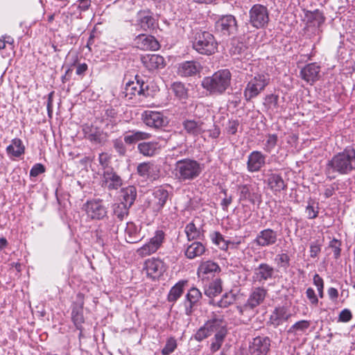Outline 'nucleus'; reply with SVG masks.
Returning a JSON list of instances; mask_svg holds the SVG:
<instances>
[{"label":"nucleus","instance_id":"ea45409f","mask_svg":"<svg viewBox=\"0 0 355 355\" xmlns=\"http://www.w3.org/2000/svg\"><path fill=\"white\" fill-rule=\"evenodd\" d=\"M137 196L136 188L133 186H130L121 190V202L131 207L134 203Z\"/></svg>","mask_w":355,"mask_h":355},{"label":"nucleus","instance_id":"cd10ccee","mask_svg":"<svg viewBox=\"0 0 355 355\" xmlns=\"http://www.w3.org/2000/svg\"><path fill=\"white\" fill-rule=\"evenodd\" d=\"M201 70L200 63L195 61H186L179 64L178 73L183 77L196 75Z\"/></svg>","mask_w":355,"mask_h":355},{"label":"nucleus","instance_id":"a211bd4d","mask_svg":"<svg viewBox=\"0 0 355 355\" xmlns=\"http://www.w3.org/2000/svg\"><path fill=\"white\" fill-rule=\"evenodd\" d=\"M201 297L202 293L197 288L193 287L188 291L184 302L186 315L192 314Z\"/></svg>","mask_w":355,"mask_h":355},{"label":"nucleus","instance_id":"473e14b6","mask_svg":"<svg viewBox=\"0 0 355 355\" xmlns=\"http://www.w3.org/2000/svg\"><path fill=\"white\" fill-rule=\"evenodd\" d=\"M206 251L204 244L199 241H194L189 245L184 252L187 258L193 259L202 256Z\"/></svg>","mask_w":355,"mask_h":355},{"label":"nucleus","instance_id":"f704fd0d","mask_svg":"<svg viewBox=\"0 0 355 355\" xmlns=\"http://www.w3.org/2000/svg\"><path fill=\"white\" fill-rule=\"evenodd\" d=\"M203 125L202 121L195 120H187L183 123L184 128L187 133L194 136H198L205 131Z\"/></svg>","mask_w":355,"mask_h":355},{"label":"nucleus","instance_id":"dca6fc26","mask_svg":"<svg viewBox=\"0 0 355 355\" xmlns=\"http://www.w3.org/2000/svg\"><path fill=\"white\" fill-rule=\"evenodd\" d=\"M135 26L144 31H150L156 27V19L150 10H141L137 15Z\"/></svg>","mask_w":355,"mask_h":355},{"label":"nucleus","instance_id":"37998d69","mask_svg":"<svg viewBox=\"0 0 355 355\" xmlns=\"http://www.w3.org/2000/svg\"><path fill=\"white\" fill-rule=\"evenodd\" d=\"M171 89L174 95L180 100H184L188 96L187 89L181 82H175L171 85Z\"/></svg>","mask_w":355,"mask_h":355},{"label":"nucleus","instance_id":"4be33fe9","mask_svg":"<svg viewBox=\"0 0 355 355\" xmlns=\"http://www.w3.org/2000/svg\"><path fill=\"white\" fill-rule=\"evenodd\" d=\"M137 46L144 51H157L159 49V44L152 35L140 34L135 39Z\"/></svg>","mask_w":355,"mask_h":355},{"label":"nucleus","instance_id":"0e129e2a","mask_svg":"<svg viewBox=\"0 0 355 355\" xmlns=\"http://www.w3.org/2000/svg\"><path fill=\"white\" fill-rule=\"evenodd\" d=\"M239 123L238 121H230L227 125V132L230 135H235L237 132Z\"/></svg>","mask_w":355,"mask_h":355},{"label":"nucleus","instance_id":"9b49d317","mask_svg":"<svg viewBox=\"0 0 355 355\" xmlns=\"http://www.w3.org/2000/svg\"><path fill=\"white\" fill-rule=\"evenodd\" d=\"M144 270L148 277L158 279L166 272V266L162 259L152 257L146 260Z\"/></svg>","mask_w":355,"mask_h":355},{"label":"nucleus","instance_id":"6e6552de","mask_svg":"<svg viewBox=\"0 0 355 355\" xmlns=\"http://www.w3.org/2000/svg\"><path fill=\"white\" fill-rule=\"evenodd\" d=\"M269 11L265 6L254 4L249 10V23L257 29L264 28L268 24Z\"/></svg>","mask_w":355,"mask_h":355},{"label":"nucleus","instance_id":"603ef678","mask_svg":"<svg viewBox=\"0 0 355 355\" xmlns=\"http://www.w3.org/2000/svg\"><path fill=\"white\" fill-rule=\"evenodd\" d=\"M225 336L226 334H223V333L214 335V340L212 341L210 347L212 352H216L220 348Z\"/></svg>","mask_w":355,"mask_h":355},{"label":"nucleus","instance_id":"a19ab883","mask_svg":"<svg viewBox=\"0 0 355 355\" xmlns=\"http://www.w3.org/2000/svg\"><path fill=\"white\" fill-rule=\"evenodd\" d=\"M222 291V282L220 279H216L205 288V294L209 297H213Z\"/></svg>","mask_w":355,"mask_h":355},{"label":"nucleus","instance_id":"e2e57ef3","mask_svg":"<svg viewBox=\"0 0 355 355\" xmlns=\"http://www.w3.org/2000/svg\"><path fill=\"white\" fill-rule=\"evenodd\" d=\"M45 171L44 166L41 164H35L30 171V175L31 177H37L40 174L44 173Z\"/></svg>","mask_w":355,"mask_h":355},{"label":"nucleus","instance_id":"5fc2aeb1","mask_svg":"<svg viewBox=\"0 0 355 355\" xmlns=\"http://www.w3.org/2000/svg\"><path fill=\"white\" fill-rule=\"evenodd\" d=\"M277 142V136L275 134H270L267 136L264 150L267 153H270L276 146Z\"/></svg>","mask_w":355,"mask_h":355},{"label":"nucleus","instance_id":"13d9d810","mask_svg":"<svg viewBox=\"0 0 355 355\" xmlns=\"http://www.w3.org/2000/svg\"><path fill=\"white\" fill-rule=\"evenodd\" d=\"M240 193V199L246 200L250 198V186L248 184L239 185L238 188Z\"/></svg>","mask_w":355,"mask_h":355},{"label":"nucleus","instance_id":"f3484780","mask_svg":"<svg viewBox=\"0 0 355 355\" xmlns=\"http://www.w3.org/2000/svg\"><path fill=\"white\" fill-rule=\"evenodd\" d=\"M277 241V232L270 228L260 231L254 240L256 245L264 248L274 245Z\"/></svg>","mask_w":355,"mask_h":355},{"label":"nucleus","instance_id":"e433bc0d","mask_svg":"<svg viewBox=\"0 0 355 355\" xmlns=\"http://www.w3.org/2000/svg\"><path fill=\"white\" fill-rule=\"evenodd\" d=\"M150 137V134L137 130H131L126 132L124 136V141L126 144H132L140 140L148 139Z\"/></svg>","mask_w":355,"mask_h":355},{"label":"nucleus","instance_id":"a878e982","mask_svg":"<svg viewBox=\"0 0 355 355\" xmlns=\"http://www.w3.org/2000/svg\"><path fill=\"white\" fill-rule=\"evenodd\" d=\"M143 65L149 71H153L164 67V59L157 54H146L141 57Z\"/></svg>","mask_w":355,"mask_h":355},{"label":"nucleus","instance_id":"8fccbe9b","mask_svg":"<svg viewBox=\"0 0 355 355\" xmlns=\"http://www.w3.org/2000/svg\"><path fill=\"white\" fill-rule=\"evenodd\" d=\"M235 301V295L232 293H227L223 295L218 302V306L221 308H226Z\"/></svg>","mask_w":355,"mask_h":355},{"label":"nucleus","instance_id":"39448f33","mask_svg":"<svg viewBox=\"0 0 355 355\" xmlns=\"http://www.w3.org/2000/svg\"><path fill=\"white\" fill-rule=\"evenodd\" d=\"M226 326V322L223 317L214 315L196 331L193 338L197 341L200 342L213 334H219L223 333V334H227Z\"/></svg>","mask_w":355,"mask_h":355},{"label":"nucleus","instance_id":"58836bf2","mask_svg":"<svg viewBox=\"0 0 355 355\" xmlns=\"http://www.w3.org/2000/svg\"><path fill=\"white\" fill-rule=\"evenodd\" d=\"M185 284L186 282L180 281L171 288L167 296L169 302L175 303L180 297L183 293Z\"/></svg>","mask_w":355,"mask_h":355},{"label":"nucleus","instance_id":"3c124183","mask_svg":"<svg viewBox=\"0 0 355 355\" xmlns=\"http://www.w3.org/2000/svg\"><path fill=\"white\" fill-rule=\"evenodd\" d=\"M328 248H331L334 252V256L336 259H338L340 257L341 254V241L336 239H333L329 243Z\"/></svg>","mask_w":355,"mask_h":355},{"label":"nucleus","instance_id":"bf43d9fd","mask_svg":"<svg viewBox=\"0 0 355 355\" xmlns=\"http://www.w3.org/2000/svg\"><path fill=\"white\" fill-rule=\"evenodd\" d=\"M14 40L10 36H3L0 39V49H6L8 46L10 49L13 47Z\"/></svg>","mask_w":355,"mask_h":355},{"label":"nucleus","instance_id":"c03bdc74","mask_svg":"<svg viewBox=\"0 0 355 355\" xmlns=\"http://www.w3.org/2000/svg\"><path fill=\"white\" fill-rule=\"evenodd\" d=\"M130 207L120 202L114 203L112 206L113 214L120 220H122L128 214V209Z\"/></svg>","mask_w":355,"mask_h":355},{"label":"nucleus","instance_id":"c756f323","mask_svg":"<svg viewBox=\"0 0 355 355\" xmlns=\"http://www.w3.org/2000/svg\"><path fill=\"white\" fill-rule=\"evenodd\" d=\"M125 96L132 99L136 95L146 96L144 89V83L137 80L136 82L132 81L126 84L124 91Z\"/></svg>","mask_w":355,"mask_h":355},{"label":"nucleus","instance_id":"49530a36","mask_svg":"<svg viewBox=\"0 0 355 355\" xmlns=\"http://www.w3.org/2000/svg\"><path fill=\"white\" fill-rule=\"evenodd\" d=\"M278 96L270 94L266 96L264 99V106L271 112L277 111L278 107Z\"/></svg>","mask_w":355,"mask_h":355},{"label":"nucleus","instance_id":"5701e85b","mask_svg":"<svg viewBox=\"0 0 355 355\" xmlns=\"http://www.w3.org/2000/svg\"><path fill=\"white\" fill-rule=\"evenodd\" d=\"M275 270L272 266L266 263H260L254 271L253 279L263 283L273 277Z\"/></svg>","mask_w":355,"mask_h":355},{"label":"nucleus","instance_id":"7c9ffc66","mask_svg":"<svg viewBox=\"0 0 355 355\" xmlns=\"http://www.w3.org/2000/svg\"><path fill=\"white\" fill-rule=\"evenodd\" d=\"M291 316V314L288 313L287 309L285 307H277L270 315V322L276 327L287 321Z\"/></svg>","mask_w":355,"mask_h":355},{"label":"nucleus","instance_id":"393cba45","mask_svg":"<svg viewBox=\"0 0 355 355\" xmlns=\"http://www.w3.org/2000/svg\"><path fill=\"white\" fill-rule=\"evenodd\" d=\"M270 346L269 338L257 336L253 339L250 346L251 352L254 355H266L270 349Z\"/></svg>","mask_w":355,"mask_h":355},{"label":"nucleus","instance_id":"9d476101","mask_svg":"<svg viewBox=\"0 0 355 355\" xmlns=\"http://www.w3.org/2000/svg\"><path fill=\"white\" fill-rule=\"evenodd\" d=\"M83 209L87 218L91 220H101L107 215V208L101 200L87 201L83 205Z\"/></svg>","mask_w":355,"mask_h":355},{"label":"nucleus","instance_id":"4468645a","mask_svg":"<svg viewBox=\"0 0 355 355\" xmlns=\"http://www.w3.org/2000/svg\"><path fill=\"white\" fill-rule=\"evenodd\" d=\"M216 30L224 35L235 34L237 31V23L232 15L221 17L216 22Z\"/></svg>","mask_w":355,"mask_h":355},{"label":"nucleus","instance_id":"de8ad7c7","mask_svg":"<svg viewBox=\"0 0 355 355\" xmlns=\"http://www.w3.org/2000/svg\"><path fill=\"white\" fill-rule=\"evenodd\" d=\"M178 344L176 340L173 337L167 339L165 346L162 350L163 355H169L173 353L177 348Z\"/></svg>","mask_w":355,"mask_h":355},{"label":"nucleus","instance_id":"c9c22d12","mask_svg":"<svg viewBox=\"0 0 355 355\" xmlns=\"http://www.w3.org/2000/svg\"><path fill=\"white\" fill-rule=\"evenodd\" d=\"M267 182L270 189L275 192H280L286 188V184L282 176L278 174L272 173L270 175Z\"/></svg>","mask_w":355,"mask_h":355},{"label":"nucleus","instance_id":"f03ea898","mask_svg":"<svg viewBox=\"0 0 355 355\" xmlns=\"http://www.w3.org/2000/svg\"><path fill=\"white\" fill-rule=\"evenodd\" d=\"M203 168V165L197 160L184 158L175 163L172 174L180 182H191L200 175Z\"/></svg>","mask_w":355,"mask_h":355},{"label":"nucleus","instance_id":"b1692460","mask_svg":"<svg viewBox=\"0 0 355 355\" xmlns=\"http://www.w3.org/2000/svg\"><path fill=\"white\" fill-rule=\"evenodd\" d=\"M137 170L140 176L150 180H155L159 176V168L158 166L151 162H143L139 164Z\"/></svg>","mask_w":355,"mask_h":355},{"label":"nucleus","instance_id":"20e7f679","mask_svg":"<svg viewBox=\"0 0 355 355\" xmlns=\"http://www.w3.org/2000/svg\"><path fill=\"white\" fill-rule=\"evenodd\" d=\"M270 82V76L266 72H259L252 75L246 84L243 96L246 101L257 97Z\"/></svg>","mask_w":355,"mask_h":355},{"label":"nucleus","instance_id":"680f3d73","mask_svg":"<svg viewBox=\"0 0 355 355\" xmlns=\"http://www.w3.org/2000/svg\"><path fill=\"white\" fill-rule=\"evenodd\" d=\"M306 295L310 303L313 305H317L318 303V299L314 290L312 288H308L306 291Z\"/></svg>","mask_w":355,"mask_h":355},{"label":"nucleus","instance_id":"79ce46f5","mask_svg":"<svg viewBox=\"0 0 355 355\" xmlns=\"http://www.w3.org/2000/svg\"><path fill=\"white\" fill-rule=\"evenodd\" d=\"M309 321L304 320H300L293 324L288 330V333L295 336L301 335L309 327Z\"/></svg>","mask_w":355,"mask_h":355},{"label":"nucleus","instance_id":"f8f14e48","mask_svg":"<svg viewBox=\"0 0 355 355\" xmlns=\"http://www.w3.org/2000/svg\"><path fill=\"white\" fill-rule=\"evenodd\" d=\"M141 118L146 125L154 128H162L168 123L167 117L163 113L156 111H144Z\"/></svg>","mask_w":355,"mask_h":355},{"label":"nucleus","instance_id":"2eb2a0df","mask_svg":"<svg viewBox=\"0 0 355 355\" xmlns=\"http://www.w3.org/2000/svg\"><path fill=\"white\" fill-rule=\"evenodd\" d=\"M168 191L160 187L154 190L153 197L148 202L149 207L154 212L160 211L168 199Z\"/></svg>","mask_w":355,"mask_h":355},{"label":"nucleus","instance_id":"aec40b11","mask_svg":"<svg viewBox=\"0 0 355 355\" xmlns=\"http://www.w3.org/2000/svg\"><path fill=\"white\" fill-rule=\"evenodd\" d=\"M266 156L261 152L254 150L248 157L247 168L253 173L260 171L266 164Z\"/></svg>","mask_w":355,"mask_h":355},{"label":"nucleus","instance_id":"052dcab7","mask_svg":"<svg viewBox=\"0 0 355 355\" xmlns=\"http://www.w3.org/2000/svg\"><path fill=\"white\" fill-rule=\"evenodd\" d=\"M352 318V314L349 309L343 310L338 316V321L342 322H347Z\"/></svg>","mask_w":355,"mask_h":355},{"label":"nucleus","instance_id":"09e8293b","mask_svg":"<svg viewBox=\"0 0 355 355\" xmlns=\"http://www.w3.org/2000/svg\"><path fill=\"white\" fill-rule=\"evenodd\" d=\"M309 21L314 26H320L324 21V17L321 12L319 10H315L312 12L309 17Z\"/></svg>","mask_w":355,"mask_h":355},{"label":"nucleus","instance_id":"423d86ee","mask_svg":"<svg viewBox=\"0 0 355 355\" xmlns=\"http://www.w3.org/2000/svg\"><path fill=\"white\" fill-rule=\"evenodd\" d=\"M192 46L198 53L206 55H213L218 51V42L215 37L208 31L196 33Z\"/></svg>","mask_w":355,"mask_h":355},{"label":"nucleus","instance_id":"bb28decb","mask_svg":"<svg viewBox=\"0 0 355 355\" xmlns=\"http://www.w3.org/2000/svg\"><path fill=\"white\" fill-rule=\"evenodd\" d=\"M320 66L316 63H310L306 65L300 71L302 78L309 83H313L319 79Z\"/></svg>","mask_w":355,"mask_h":355},{"label":"nucleus","instance_id":"2f4dec72","mask_svg":"<svg viewBox=\"0 0 355 355\" xmlns=\"http://www.w3.org/2000/svg\"><path fill=\"white\" fill-rule=\"evenodd\" d=\"M78 306L76 305L73 307L71 312V318L72 320L76 325V327L78 329H81V325L84 322V316H83V296L80 294L78 295Z\"/></svg>","mask_w":355,"mask_h":355},{"label":"nucleus","instance_id":"7ed1b4c3","mask_svg":"<svg viewBox=\"0 0 355 355\" xmlns=\"http://www.w3.org/2000/svg\"><path fill=\"white\" fill-rule=\"evenodd\" d=\"M231 78L229 70H219L210 76L203 78L201 86L209 95H220L230 87Z\"/></svg>","mask_w":355,"mask_h":355},{"label":"nucleus","instance_id":"412c9836","mask_svg":"<svg viewBox=\"0 0 355 355\" xmlns=\"http://www.w3.org/2000/svg\"><path fill=\"white\" fill-rule=\"evenodd\" d=\"M220 268L218 264L213 261L207 260L202 261L197 270L198 277L205 279L209 278L214 276L216 274L219 273Z\"/></svg>","mask_w":355,"mask_h":355},{"label":"nucleus","instance_id":"a18cd8bd","mask_svg":"<svg viewBox=\"0 0 355 355\" xmlns=\"http://www.w3.org/2000/svg\"><path fill=\"white\" fill-rule=\"evenodd\" d=\"M184 232L189 241L199 239L201 235L200 230L196 227V225L193 222H191L186 225Z\"/></svg>","mask_w":355,"mask_h":355},{"label":"nucleus","instance_id":"0eeeda50","mask_svg":"<svg viewBox=\"0 0 355 355\" xmlns=\"http://www.w3.org/2000/svg\"><path fill=\"white\" fill-rule=\"evenodd\" d=\"M266 295L267 290L264 287L252 288L246 303L237 307L241 315L249 318L253 316L254 315V309L263 302Z\"/></svg>","mask_w":355,"mask_h":355},{"label":"nucleus","instance_id":"ddd939ff","mask_svg":"<svg viewBox=\"0 0 355 355\" xmlns=\"http://www.w3.org/2000/svg\"><path fill=\"white\" fill-rule=\"evenodd\" d=\"M101 185L108 190H117L123 185V180L112 168H106L101 177Z\"/></svg>","mask_w":355,"mask_h":355},{"label":"nucleus","instance_id":"f257e3e1","mask_svg":"<svg viewBox=\"0 0 355 355\" xmlns=\"http://www.w3.org/2000/svg\"><path fill=\"white\" fill-rule=\"evenodd\" d=\"M355 170V145L346 147L343 151L335 155L327 164L326 174L328 178H334L332 174L338 173L347 175Z\"/></svg>","mask_w":355,"mask_h":355},{"label":"nucleus","instance_id":"338daca9","mask_svg":"<svg viewBox=\"0 0 355 355\" xmlns=\"http://www.w3.org/2000/svg\"><path fill=\"white\" fill-rule=\"evenodd\" d=\"M114 147L116 152L120 155H124L125 153V147L123 141L120 139H116L114 141Z\"/></svg>","mask_w":355,"mask_h":355},{"label":"nucleus","instance_id":"72a5a7b5","mask_svg":"<svg viewBox=\"0 0 355 355\" xmlns=\"http://www.w3.org/2000/svg\"><path fill=\"white\" fill-rule=\"evenodd\" d=\"M139 231L140 229L135 223H127L125 229V241L130 243H135L140 241Z\"/></svg>","mask_w":355,"mask_h":355},{"label":"nucleus","instance_id":"69168bd1","mask_svg":"<svg viewBox=\"0 0 355 355\" xmlns=\"http://www.w3.org/2000/svg\"><path fill=\"white\" fill-rule=\"evenodd\" d=\"M306 214L309 219L315 218L318 214V207L315 208L313 205L309 204L306 207Z\"/></svg>","mask_w":355,"mask_h":355},{"label":"nucleus","instance_id":"6e6d98bb","mask_svg":"<svg viewBox=\"0 0 355 355\" xmlns=\"http://www.w3.org/2000/svg\"><path fill=\"white\" fill-rule=\"evenodd\" d=\"M211 240L216 245H220V248L222 249H225V248H227L229 242L226 241L224 239L223 235L221 234H220L219 232H214L211 235Z\"/></svg>","mask_w":355,"mask_h":355},{"label":"nucleus","instance_id":"1a4fd4ad","mask_svg":"<svg viewBox=\"0 0 355 355\" xmlns=\"http://www.w3.org/2000/svg\"><path fill=\"white\" fill-rule=\"evenodd\" d=\"M165 239V234L162 230H157L149 241L137 249V253L141 257L155 253L162 246Z\"/></svg>","mask_w":355,"mask_h":355},{"label":"nucleus","instance_id":"864d4df0","mask_svg":"<svg viewBox=\"0 0 355 355\" xmlns=\"http://www.w3.org/2000/svg\"><path fill=\"white\" fill-rule=\"evenodd\" d=\"M290 259L287 254H277L275 258V262L280 268H287L289 266Z\"/></svg>","mask_w":355,"mask_h":355},{"label":"nucleus","instance_id":"4c0bfd02","mask_svg":"<svg viewBox=\"0 0 355 355\" xmlns=\"http://www.w3.org/2000/svg\"><path fill=\"white\" fill-rule=\"evenodd\" d=\"M139 152L144 156H153L159 149L158 143L155 141L141 142L138 144Z\"/></svg>","mask_w":355,"mask_h":355},{"label":"nucleus","instance_id":"774afa93","mask_svg":"<svg viewBox=\"0 0 355 355\" xmlns=\"http://www.w3.org/2000/svg\"><path fill=\"white\" fill-rule=\"evenodd\" d=\"M320 245L317 243H311L310 245V256L312 258H315L318 256V253L320 252Z\"/></svg>","mask_w":355,"mask_h":355},{"label":"nucleus","instance_id":"4d7b16f0","mask_svg":"<svg viewBox=\"0 0 355 355\" xmlns=\"http://www.w3.org/2000/svg\"><path fill=\"white\" fill-rule=\"evenodd\" d=\"M103 121L105 124V130L107 134L116 130V125L118 122L116 119H103Z\"/></svg>","mask_w":355,"mask_h":355},{"label":"nucleus","instance_id":"6ab92c4d","mask_svg":"<svg viewBox=\"0 0 355 355\" xmlns=\"http://www.w3.org/2000/svg\"><path fill=\"white\" fill-rule=\"evenodd\" d=\"M85 137L92 142L101 144L106 141L107 132L102 131L98 127L86 125L83 127Z\"/></svg>","mask_w":355,"mask_h":355},{"label":"nucleus","instance_id":"c85d7f7f","mask_svg":"<svg viewBox=\"0 0 355 355\" xmlns=\"http://www.w3.org/2000/svg\"><path fill=\"white\" fill-rule=\"evenodd\" d=\"M6 150L9 158L15 159L24 154L25 146L20 139L15 138L11 140L10 144L7 146Z\"/></svg>","mask_w":355,"mask_h":355}]
</instances>
